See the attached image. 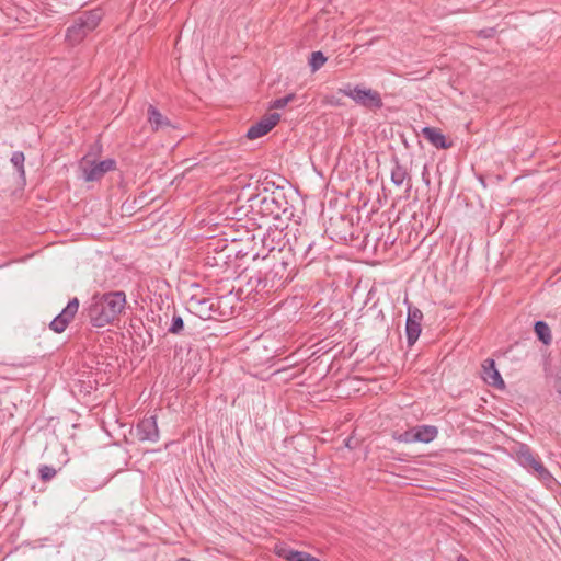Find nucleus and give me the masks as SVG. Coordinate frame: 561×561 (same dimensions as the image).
<instances>
[{"instance_id":"obj_1","label":"nucleus","mask_w":561,"mask_h":561,"mask_svg":"<svg viewBox=\"0 0 561 561\" xmlns=\"http://www.w3.org/2000/svg\"><path fill=\"white\" fill-rule=\"evenodd\" d=\"M323 243L322 234H311L306 227L298 228L289 249L286 252L280 251L279 257L273 254L271 268L263 277L255 278L256 293L270 295L284 288L296 275V261L304 266L310 265L323 254Z\"/></svg>"},{"instance_id":"obj_2","label":"nucleus","mask_w":561,"mask_h":561,"mask_svg":"<svg viewBox=\"0 0 561 561\" xmlns=\"http://www.w3.org/2000/svg\"><path fill=\"white\" fill-rule=\"evenodd\" d=\"M126 306V294L122 290L94 294L82 316L92 327L103 328L118 319Z\"/></svg>"},{"instance_id":"obj_3","label":"nucleus","mask_w":561,"mask_h":561,"mask_svg":"<svg viewBox=\"0 0 561 561\" xmlns=\"http://www.w3.org/2000/svg\"><path fill=\"white\" fill-rule=\"evenodd\" d=\"M101 21V11H84L73 19L72 24L66 31V41L71 45L81 43L88 34L96 28Z\"/></svg>"},{"instance_id":"obj_4","label":"nucleus","mask_w":561,"mask_h":561,"mask_svg":"<svg viewBox=\"0 0 561 561\" xmlns=\"http://www.w3.org/2000/svg\"><path fill=\"white\" fill-rule=\"evenodd\" d=\"M257 211L265 217L280 219L283 216L290 217L293 213L288 207V202L282 191L272 192L270 195L260 199Z\"/></svg>"},{"instance_id":"obj_5","label":"nucleus","mask_w":561,"mask_h":561,"mask_svg":"<svg viewBox=\"0 0 561 561\" xmlns=\"http://www.w3.org/2000/svg\"><path fill=\"white\" fill-rule=\"evenodd\" d=\"M340 92L351 98L355 103L369 110H379L383 105L380 93L368 88L360 85L351 87L348 84L341 89Z\"/></svg>"},{"instance_id":"obj_6","label":"nucleus","mask_w":561,"mask_h":561,"mask_svg":"<svg viewBox=\"0 0 561 561\" xmlns=\"http://www.w3.org/2000/svg\"><path fill=\"white\" fill-rule=\"evenodd\" d=\"M116 168V161L114 159H105L96 162L94 160L84 157L80 162V170L82 171V178L87 182L99 181L105 173Z\"/></svg>"},{"instance_id":"obj_7","label":"nucleus","mask_w":561,"mask_h":561,"mask_svg":"<svg viewBox=\"0 0 561 561\" xmlns=\"http://www.w3.org/2000/svg\"><path fill=\"white\" fill-rule=\"evenodd\" d=\"M353 222L346 216L340 215L331 218L327 231L331 234V239L347 242L353 239Z\"/></svg>"},{"instance_id":"obj_8","label":"nucleus","mask_w":561,"mask_h":561,"mask_svg":"<svg viewBox=\"0 0 561 561\" xmlns=\"http://www.w3.org/2000/svg\"><path fill=\"white\" fill-rule=\"evenodd\" d=\"M284 233L282 229L278 228H268L266 232L261 238L262 247L266 250V253H262L263 259H267L270 254H275V250H277L276 257H279V252L284 251Z\"/></svg>"},{"instance_id":"obj_9","label":"nucleus","mask_w":561,"mask_h":561,"mask_svg":"<svg viewBox=\"0 0 561 561\" xmlns=\"http://www.w3.org/2000/svg\"><path fill=\"white\" fill-rule=\"evenodd\" d=\"M78 310L79 299L75 297L70 299L61 312L51 320L49 328L56 333H62L67 329L68 324L73 320Z\"/></svg>"},{"instance_id":"obj_10","label":"nucleus","mask_w":561,"mask_h":561,"mask_svg":"<svg viewBox=\"0 0 561 561\" xmlns=\"http://www.w3.org/2000/svg\"><path fill=\"white\" fill-rule=\"evenodd\" d=\"M423 319L422 311L416 308L409 306L408 317L405 322L407 340L410 345L414 344L421 334V322Z\"/></svg>"},{"instance_id":"obj_11","label":"nucleus","mask_w":561,"mask_h":561,"mask_svg":"<svg viewBox=\"0 0 561 561\" xmlns=\"http://www.w3.org/2000/svg\"><path fill=\"white\" fill-rule=\"evenodd\" d=\"M280 119L278 113H272L262 117L257 123L253 124L247 131L248 139H257L272 130Z\"/></svg>"},{"instance_id":"obj_12","label":"nucleus","mask_w":561,"mask_h":561,"mask_svg":"<svg viewBox=\"0 0 561 561\" xmlns=\"http://www.w3.org/2000/svg\"><path fill=\"white\" fill-rule=\"evenodd\" d=\"M136 435L140 442H158L159 428L154 415L144 417L136 426Z\"/></svg>"},{"instance_id":"obj_13","label":"nucleus","mask_w":561,"mask_h":561,"mask_svg":"<svg viewBox=\"0 0 561 561\" xmlns=\"http://www.w3.org/2000/svg\"><path fill=\"white\" fill-rule=\"evenodd\" d=\"M147 121L156 133L175 128V125L152 104L147 108Z\"/></svg>"},{"instance_id":"obj_14","label":"nucleus","mask_w":561,"mask_h":561,"mask_svg":"<svg viewBox=\"0 0 561 561\" xmlns=\"http://www.w3.org/2000/svg\"><path fill=\"white\" fill-rule=\"evenodd\" d=\"M211 306H215V301H213L211 298L196 300L193 305L195 308V314L203 320H219L232 314V311H222V313H216V311L210 310Z\"/></svg>"},{"instance_id":"obj_15","label":"nucleus","mask_w":561,"mask_h":561,"mask_svg":"<svg viewBox=\"0 0 561 561\" xmlns=\"http://www.w3.org/2000/svg\"><path fill=\"white\" fill-rule=\"evenodd\" d=\"M393 167L391 169V182L396 186H401L407 182L405 192L409 193L412 188L411 176L407 168L399 161L397 157L392 159Z\"/></svg>"},{"instance_id":"obj_16","label":"nucleus","mask_w":561,"mask_h":561,"mask_svg":"<svg viewBox=\"0 0 561 561\" xmlns=\"http://www.w3.org/2000/svg\"><path fill=\"white\" fill-rule=\"evenodd\" d=\"M483 379L490 386H493L499 389H503L505 383L495 367V362L492 358H488L484 360L483 365Z\"/></svg>"},{"instance_id":"obj_17","label":"nucleus","mask_w":561,"mask_h":561,"mask_svg":"<svg viewBox=\"0 0 561 561\" xmlns=\"http://www.w3.org/2000/svg\"><path fill=\"white\" fill-rule=\"evenodd\" d=\"M421 133L437 149H448L453 145L438 128L426 126Z\"/></svg>"},{"instance_id":"obj_18","label":"nucleus","mask_w":561,"mask_h":561,"mask_svg":"<svg viewBox=\"0 0 561 561\" xmlns=\"http://www.w3.org/2000/svg\"><path fill=\"white\" fill-rule=\"evenodd\" d=\"M415 443H431L438 435V428L434 425H416L413 427Z\"/></svg>"},{"instance_id":"obj_19","label":"nucleus","mask_w":561,"mask_h":561,"mask_svg":"<svg viewBox=\"0 0 561 561\" xmlns=\"http://www.w3.org/2000/svg\"><path fill=\"white\" fill-rule=\"evenodd\" d=\"M515 453L517 461L526 469H530L540 460L526 444H520Z\"/></svg>"},{"instance_id":"obj_20","label":"nucleus","mask_w":561,"mask_h":561,"mask_svg":"<svg viewBox=\"0 0 561 561\" xmlns=\"http://www.w3.org/2000/svg\"><path fill=\"white\" fill-rule=\"evenodd\" d=\"M276 553L286 561H319V559L307 552L295 551L287 548L277 549Z\"/></svg>"},{"instance_id":"obj_21","label":"nucleus","mask_w":561,"mask_h":561,"mask_svg":"<svg viewBox=\"0 0 561 561\" xmlns=\"http://www.w3.org/2000/svg\"><path fill=\"white\" fill-rule=\"evenodd\" d=\"M535 333L538 340L541 341L545 345H549L551 343V331L545 321L539 320L535 323Z\"/></svg>"},{"instance_id":"obj_22","label":"nucleus","mask_w":561,"mask_h":561,"mask_svg":"<svg viewBox=\"0 0 561 561\" xmlns=\"http://www.w3.org/2000/svg\"><path fill=\"white\" fill-rule=\"evenodd\" d=\"M327 61V57L323 55L322 51H312L309 57V67L312 72L318 71Z\"/></svg>"},{"instance_id":"obj_23","label":"nucleus","mask_w":561,"mask_h":561,"mask_svg":"<svg viewBox=\"0 0 561 561\" xmlns=\"http://www.w3.org/2000/svg\"><path fill=\"white\" fill-rule=\"evenodd\" d=\"M185 324L181 316L174 313L171 320V324L168 328V332L174 335L184 334Z\"/></svg>"},{"instance_id":"obj_24","label":"nucleus","mask_w":561,"mask_h":561,"mask_svg":"<svg viewBox=\"0 0 561 561\" xmlns=\"http://www.w3.org/2000/svg\"><path fill=\"white\" fill-rule=\"evenodd\" d=\"M57 474V470L48 465H42L38 468V477L42 482H49Z\"/></svg>"},{"instance_id":"obj_25","label":"nucleus","mask_w":561,"mask_h":561,"mask_svg":"<svg viewBox=\"0 0 561 561\" xmlns=\"http://www.w3.org/2000/svg\"><path fill=\"white\" fill-rule=\"evenodd\" d=\"M24 161H25V156L22 151H15L12 153L11 162L16 168V170L21 176L25 175Z\"/></svg>"},{"instance_id":"obj_26","label":"nucleus","mask_w":561,"mask_h":561,"mask_svg":"<svg viewBox=\"0 0 561 561\" xmlns=\"http://www.w3.org/2000/svg\"><path fill=\"white\" fill-rule=\"evenodd\" d=\"M530 469L534 470V472H536L537 477L545 481V482H549L552 480V476L551 473L549 472V470L543 466V463L538 460V462L533 466Z\"/></svg>"},{"instance_id":"obj_27","label":"nucleus","mask_w":561,"mask_h":561,"mask_svg":"<svg viewBox=\"0 0 561 561\" xmlns=\"http://www.w3.org/2000/svg\"><path fill=\"white\" fill-rule=\"evenodd\" d=\"M413 434H414L413 427H411V428L404 431L403 433L394 432L392 437L394 440H397L399 443L412 444V443H415Z\"/></svg>"},{"instance_id":"obj_28","label":"nucleus","mask_w":561,"mask_h":561,"mask_svg":"<svg viewBox=\"0 0 561 561\" xmlns=\"http://www.w3.org/2000/svg\"><path fill=\"white\" fill-rule=\"evenodd\" d=\"M296 99V94L295 93H290V94H287L286 96H283V98H279V99H276L274 100L271 105H270V108H283L285 107L289 102H291L293 100Z\"/></svg>"},{"instance_id":"obj_29","label":"nucleus","mask_w":561,"mask_h":561,"mask_svg":"<svg viewBox=\"0 0 561 561\" xmlns=\"http://www.w3.org/2000/svg\"><path fill=\"white\" fill-rule=\"evenodd\" d=\"M211 299H213V301H215V306H211V309H210L211 311H216V313H222V311H232L231 308L230 309L221 308V304L225 300L224 296L211 298Z\"/></svg>"},{"instance_id":"obj_30","label":"nucleus","mask_w":561,"mask_h":561,"mask_svg":"<svg viewBox=\"0 0 561 561\" xmlns=\"http://www.w3.org/2000/svg\"><path fill=\"white\" fill-rule=\"evenodd\" d=\"M496 33V30L494 27H488L480 30L478 33V36L481 38H492Z\"/></svg>"},{"instance_id":"obj_31","label":"nucleus","mask_w":561,"mask_h":561,"mask_svg":"<svg viewBox=\"0 0 561 561\" xmlns=\"http://www.w3.org/2000/svg\"><path fill=\"white\" fill-rule=\"evenodd\" d=\"M554 388L556 391L561 396V374L556 379Z\"/></svg>"},{"instance_id":"obj_32","label":"nucleus","mask_w":561,"mask_h":561,"mask_svg":"<svg viewBox=\"0 0 561 561\" xmlns=\"http://www.w3.org/2000/svg\"><path fill=\"white\" fill-rule=\"evenodd\" d=\"M456 561H469L465 556L459 554L456 559Z\"/></svg>"}]
</instances>
